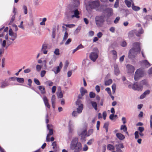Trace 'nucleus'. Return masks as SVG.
I'll list each match as a JSON object with an SVG mask.
<instances>
[{
	"instance_id": "f257e3e1",
	"label": "nucleus",
	"mask_w": 152,
	"mask_h": 152,
	"mask_svg": "<svg viewBox=\"0 0 152 152\" xmlns=\"http://www.w3.org/2000/svg\"><path fill=\"white\" fill-rule=\"evenodd\" d=\"M141 50L140 43L138 42L134 43L133 47L129 50L128 53L129 58L134 60L137 56L140 53Z\"/></svg>"
},
{
	"instance_id": "f03ea898",
	"label": "nucleus",
	"mask_w": 152,
	"mask_h": 152,
	"mask_svg": "<svg viewBox=\"0 0 152 152\" xmlns=\"http://www.w3.org/2000/svg\"><path fill=\"white\" fill-rule=\"evenodd\" d=\"M70 147L71 149L77 151H80L82 148L81 143L79 142L78 138L76 137L72 138L70 145Z\"/></svg>"
},
{
	"instance_id": "7ed1b4c3",
	"label": "nucleus",
	"mask_w": 152,
	"mask_h": 152,
	"mask_svg": "<svg viewBox=\"0 0 152 152\" xmlns=\"http://www.w3.org/2000/svg\"><path fill=\"white\" fill-rule=\"evenodd\" d=\"M99 3L97 1H90L88 2L86 4V10L88 12L91 11L92 9H96L99 6Z\"/></svg>"
},
{
	"instance_id": "20e7f679",
	"label": "nucleus",
	"mask_w": 152,
	"mask_h": 152,
	"mask_svg": "<svg viewBox=\"0 0 152 152\" xmlns=\"http://www.w3.org/2000/svg\"><path fill=\"white\" fill-rule=\"evenodd\" d=\"M105 16L103 15L96 16L95 18V23L97 27L102 26L105 22Z\"/></svg>"
},
{
	"instance_id": "39448f33",
	"label": "nucleus",
	"mask_w": 152,
	"mask_h": 152,
	"mask_svg": "<svg viewBox=\"0 0 152 152\" xmlns=\"http://www.w3.org/2000/svg\"><path fill=\"white\" fill-rule=\"evenodd\" d=\"M94 52H91L89 55V58L91 60L95 62L98 57V50L97 48L93 49Z\"/></svg>"
},
{
	"instance_id": "423d86ee",
	"label": "nucleus",
	"mask_w": 152,
	"mask_h": 152,
	"mask_svg": "<svg viewBox=\"0 0 152 152\" xmlns=\"http://www.w3.org/2000/svg\"><path fill=\"white\" fill-rule=\"evenodd\" d=\"M142 76V69L141 68L137 69L135 72L134 76V80L135 81H137Z\"/></svg>"
},
{
	"instance_id": "0eeeda50",
	"label": "nucleus",
	"mask_w": 152,
	"mask_h": 152,
	"mask_svg": "<svg viewBox=\"0 0 152 152\" xmlns=\"http://www.w3.org/2000/svg\"><path fill=\"white\" fill-rule=\"evenodd\" d=\"M142 33V30L141 28L138 31L136 30H133L130 31L129 33L128 36L129 37H132L133 36L134 34L136 35L137 37H140L141 34Z\"/></svg>"
},
{
	"instance_id": "6e6552de",
	"label": "nucleus",
	"mask_w": 152,
	"mask_h": 152,
	"mask_svg": "<svg viewBox=\"0 0 152 152\" xmlns=\"http://www.w3.org/2000/svg\"><path fill=\"white\" fill-rule=\"evenodd\" d=\"M128 88H132L134 90H137L138 91H141L142 88V86L141 84L139 85L137 83H135L133 85L129 84L128 85Z\"/></svg>"
},
{
	"instance_id": "1a4fd4ad",
	"label": "nucleus",
	"mask_w": 152,
	"mask_h": 152,
	"mask_svg": "<svg viewBox=\"0 0 152 152\" xmlns=\"http://www.w3.org/2000/svg\"><path fill=\"white\" fill-rule=\"evenodd\" d=\"M104 11L106 15V17H110L113 15V10L111 7L106 8L104 10Z\"/></svg>"
},
{
	"instance_id": "9d476101",
	"label": "nucleus",
	"mask_w": 152,
	"mask_h": 152,
	"mask_svg": "<svg viewBox=\"0 0 152 152\" xmlns=\"http://www.w3.org/2000/svg\"><path fill=\"white\" fill-rule=\"evenodd\" d=\"M78 134L82 138L85 140V136L87 135L86 130L85 129H81L79 130L77 132Z\"/></svg>"
},
{
	"instance_id": "9b49d317",
	"label": "nucleus",
	"mask_w": 152,
	"mask_h": 152,
	"mask_svg": "<svg viewBox=\"0 0 152 152\" xmlns=\"http://www.w3.org/2000/svg\"><path fill=\"white\" fill-rule=\"evenodd\" d=\"M52 126L51 125H50L48 124H47V129L49 131V134H48L47 135L46 138V141L47 142H49L50 141V139L48 138L50 135H52L53 134V131L52 129L51 128V127Z\"/></svg>"
},
{
	"instance_id": "f8f14e48",
	"label": "nucleus",
	"mask_w": 152,
	"mask_h": 152,
	"mask_svg": "<svg viewBox=\"0 0 152 152\" xmlns=\"http://www.w3.org/2000/svg\"><path fill=\"white\" fill-rule=\"evenodd\" d=\"M126 67L127 69V73L129 74H133L135 70L134 66L129 64L126 65Z\"/></svg>"
},
{
	"instance_id": "ddd939ff",
	"label": "nucleus",
	"mask_w": 152,
	"mask_h": 152,
	"mask_svg": "<svg viewBox=\"0 0 152 152\" xmlns=\"http://www.w3.org/2000/svg\"><path fill=\"white\" fill-rule=\"evenodd\" d=\"M48 45L46 43H43L42 45L41 51L44 54H46L47 53Z\"/></svg>"
},
{
	"instance_id": "4468645a",
	"label": "nucleus",
	"mask_w": 152,
	"mask_h": 152,
	"mask_svg": "<svg viewBox=\"0 0 152 152\" xmlns=\"http://www.w3.org/2000/svg\"><path fill=\"white\" fill-rule=\"evenodd\" d=\"M10 85L7 81L6 80L2 81L1 83L0 87L1 88H4Z\"/></svg>"
},
{
	"instance_id": "2eb2a0df",
	"label": "nucleus",
	"mask_w": 152,
	"mask_h": 152,
	"mask_svg": "<svg viewBox=\"0 0 152 152\" xmlns=\"http://www.w3.org/2000/svg\"><path fill=\"white\" fill-rule=\"evenodd\" d=\"M72 12H74V15L71 16V18H74V17H75L77 18H79L80 16L79 15V13L77 10H75Z\"/></svg>"
},
{
	"instance_id": "dca6fc26",
	"label": "nucleus",
	"mask_w": 152,
	"mask_h": 152,
	"mask_svg": "<svg viewBox=\"0 0 152 152\" xmlns=\"http://www.w3.org/2000/svg\"><path fill=\"white\" fill-rule=\"evenodd\" d=\"M114 69L115 74L116 75H118L119 74L120 71L117 64H115L114 65Z\"/></svg>"
},
{
	"instance_id": "f3484780",
	"label": "nucleus",
	"mask_w": 152,
	"mask_h": 152,
	"mask_svg": "<svg viewBox=\"0 0 152 152\" xmlns=\"http://www.w3.org/2000/svg\"><path fill=\"white\" fill-rule=\"evenodd\" d=\"M151 66L150 64L147 60H143V67L147 68Z\"/></svg>"
},
{
	"instance_id": "a211bd4d",
	"label": "nucleus",
	"mask_w": 152,
	"mask_h": 152,
	"mask_svg": "<svg viewBox=\"0 0 152 152\" xmlns=\"http://www.w3.org/2000/svg\"><path fill=\"white\" fill-rule=\"evenodd\" d=\"M61 68H61V67H60L58 66L56 68H54L53 69L52 71L54 72V73L56 74H57L58 73V72H60V70H61Z\"/></svg>"
},
{
	"instance_id": "6ab92c4d",
	"label": "nucleus",
	"mask_w": 152,
	"mask_h": 152,
	"mask_svg": "<svg viewBox=\"0 0 152 152\" xmlns=\"http://www.w3.org/2000/svg\"><path fill=\"white\" fill-rule=\"evenodd\" d=\"M116 136L120 140H124L125 137L124 135L121 133H117L116 134Z\"/></svg>"
},
{
	"instance_id": "aec40b11",
	"label": "nucleus",
	"mask_w": 152,
	"mask_h": 152,
	"mask_svg": "<svg viewBox=\"0 0 152 152\" xmlns=\"http://www.w3.org/2000/svg\"><path fill=\"white\" fill-rule=\"evenodd\" d=\"M90 103L94 109L96 110H97V103L95 102L92 101H91Z\"/></svg>"
},
{
	"instance_id": "412c9836",
	"label": "nucleus",
	"mask_w": 152,
	"mask_h": 152,
	"mask_svg": "<svg viewBox=\"0 0 152 152\" xmlns=\"http://www.w3.org/2000/svg\"><path fill=\"white\" fill-rule=\"evenodd\" d=\"M83 109V105H80V106H78L77 108V110L78 114L81 113Z\"/></svg>"
},
{
	"instance_id": "4be33fe9",
	"label": "nucleus",
	"mask_w": 152,
	"mask_h": 152,
	"mask_svg": "<svg viewBox=\"0 0 152 152\" xmlns=\"http://www.w3.org/2000/svg\"><path fill=\"white\" fill-rule=\"evenodd\" d=\"M83 48L84 46L81 44L79 45H78L75 49H74L73 50L72 53L73 54L78 50L80 49Z\"/></svg>"
},
{
	"instance_id": "5701e85b",
	"label": "nucleus",
	"mask_w": 152,
	"mask_h": 152,
	"mask_svg": "<svg viewBox=\"0 0 152 152\" xmlns=\"http://www.w3.org/2000/svg\"><path fill=\"white\" fill-rule=\"evenodd\" d=\"M56 96L54 95H53L51 98V102L53 107L54 108L55 106Z\"/></svg>"
},
{
	"instance_id": "b1692460",
	"label": "nucleus",
	"mask_w": 152,
	"mask_h": 152,
	"mask_svg": "<svg viewBox=\"0 0 152 152\" xmlns=\"http://www.w3.org/2000/svg\"><path fill=\"white\" fill-rule=\"evenodd\" d=\"M38 88L41 91V93L42 94H44L45 93V88L44 86H40L38 87Z\"/></svg>"
},
{
	"instance_id": "393cba45",
	"label": "nucleus",
	"mask_w": 152,
	"mask_h": 152,
	"mask_svg": "<svg viewBox=\"0 0 152 152\" xmlns=\"http://www.w3.org/2000/svg\"><path fill=\"white\" fill-rule=\"evenodd\" d=\"M112 82L113 81L111 79H109L105 81L104 84L106 86H108L111 84Z\"/></svg>"
},
{
	"instance_id": "a878e982",
	"label": "nucleus",
	"mask_w": 152,
	"mask_h": 152,
	"mask_svg": "<svg viewBox=\"0 0 152 152\" xmlns=\"http://www.w3.org/2000/svg\"><path fill=\"white\" fill-rule=\"evenodd\" d=\"M107 148L108 150L110 151L113 150L115 149L113 145L110 144L107 145Z\"/></svg>"
},
{
	"instance_id": "bb28decb",
	"label": "nucleus",
	"mask_w": 152,
	"mask_h": 152,
	"mask_svg": "<svg viewBox=\"0 0 152 152\" xmlns=\"http://www.w3.org/2000/svg\"><path fill=\"white\" fill-rule=\"evenodd\" d=\"M9 34L10 36H17V33H15L13 32L12 29L11 28H10L9 31Z\"/></svg>"
},
{
	"instance_id": "cd10ccee",
	"label": "nucleus",
	"mask_w": 152,
	"mask_h": 152,
	"mask_svg": "<svg viewBox=\"0 0 152 152\" xmlns=\"http://www.w3.org/2000/svg\"><path fill=\"white\" fill-rule=\"evenodd\" d=\"M80 92L81 94L84 95L87 93V91L83 88L81 87L80 89Z\"/></svg>"
},
{
	"instance_id": "c85d7f7f",
	"label": "nucleus",
	"mask_w": 152,
	"mask_h": 152,
	"mask_svg": "<svg viewBox=\"0 0 152 152\" xmlns=\"http://www.w3.org/2000/svg\"><path fill=\"white\" fill-rule=\"evenodd\" d=\"M127 127L126 125H121V129L123 130L124 132H126V133L128 134V132H127Z\"/></svg>"
},
{
	"instance_id": "c756f323",
	"label": "nucleus",
	"mask_w": 152,
	"mask_h": 152,
	"mask_svg": "<svg viewBox=\"0 0 152 152\" xmlns=\"http://www.w3.org/2000/svg\"><path fill=\"white\" fill-rule=\"evenodd\" d=\"M17 81L20 83H23L24 82V79L23 78L17 77Z\"/></svg>"
},
{
	"instance_id": "7c9ffc66",
	"label": "nucleus",
	"mask_w": 152,
	"mask_h": 152,
	"mask_svg": "<svg viewBox=\"0 0 152 152\" xmlns=\"http://www.w3.org/2000/svg\"><path fill=\"white\" fill-rule=\"evenodd\" d=\"M52 146L53 147V148L54 149V151H57V147L56 145V142H53L52 144Z\"/></svg>"
},
{
	"instance_id": "2f4dec72",
	"label": "nucleus",
	"mask_w": 152,
	"mask_h": 152,
	"mask_svg": "<svg viewBox=\"0 0 152 152\" xmlns=\"http://www.w3.org/2000/svg\"><path fill=\"white\" fill-rule=\"evenodd\" d=\"M132 8L135 11H138L140 9L139 7L134 6L133 4L132 5Z\"/></svg>"
},
{
	"instance_id": "473e14b6",
	"label": "nucleus",
	"mask_w": 152,
	"mask_h": 152,
	"mask_svg": "<svg viewBox=\"0 0 152 152\" xmlns=\"http://www.w3.org/2000/svg\"><path fill=\"white\" fill-rule=\"evenodd\" d=\"M43 100L44 103V104H46V103H48V100L45 96H44L43 97Z\"/></svg>"
},
{
	"instance_id": "72a5a7b5",
	"label": "nucleus",
	"mask_w": 152,
	"mask_h": 152,
	"mask_svg": "<svg viewBox=\"0 0 152 152\" xmlns=\"http://www.w3.org/2000/svg\"><path fill=\"white\" fill-rule=\"evenodd\" d=\"M124 2L127 6L128 7H131V2L128 0H125Z\"/></svg>"
},
{
	"instance_id": "f704fd0d",
	"label": "nucleus",
	"mask_w": 152,
	"mask_h": 152,
	"mask_svg": "<svg viewBox=\"0 0 152 152\" xmlns=\"http://www.w3.org/2000/svg\"><path fill=\"white\" fill-rule=\"evenodd\" d=\"M57 94L58 98H61L63 97V94L61 91L57 93Z\"/></svg>"
},
{
	"instance_id": "c9c22d12",
	"label": "nucleus",
	"mask_w": 152,
	"mask_h": 152,
	"mask_svg": "<svg viewBox=\"0 0 152 152\" xmlns=\"http://www.w3.org/2000/svg\"><path fill=\"white\" fill-rule=\"evenodd\" d=\"M110 17H106V22L108 24H110L112 23L111 19L110 18Z\"/></svg>"
},
{
	"instance_id": "e433bc0d",
	"label": "nucleus",
	"mask_w": 152,
	"mask_h": 152,
	"mask_svg": "<svg viewBox=\"0 0 152 152\" xmlns=\"http://www.w3.org/2000/svg\"><path fill=\"white\" fill-rule=\"evenodd\" d=\"M42 68V66L39 65H37L36 66V69L37 71L38 72H39Z\"/></svg>"
},
{
	"instance_id": "4c0bfd02",
	"label": "nucleus",
	"mask_w": 152,
	"mask_h": 152,
	"mask_svg": "<svg viewBox=\"0 0 152 152\" xmlns=\"http://www.w3.org/2000/svg\"><path fill=\"white\" fill-rule=\"evenodd\" d=\"M23 9L24 11L25 14H27L28 13L27 9L26 6L25 5H23Z\"/></svg>"
},
{
	"instance_id": "58836bf2",
	"label": "nucleus",
	"mask_w": 152,
	"mask_h": 152,
	"mask_svg": "<svg viewBox=\"0 0 152 152\" xmlns=\"http://www.w3.org/2000/svg\"><path fill=\"white\" fill-rule=\"evenodd\" d=\"M150 92V91L148 90L145 91L144 93H143V98H145L146 95L149 94Z\"/></svg>"
},
{
	"instance_id": "ea45409f",
	"label": "nucleus",
	"mask_w": 152,
	"mask_h": 152,
	"mask_svg": "<svg viewBox=\"0 0 152 152\" xmlns=\"http://www.w3.org/2000/svg\"><path fill=\"white\" fill-rule=\"evenodd\" d=\"M68 37V34L67 31L65 32L64 35V36L63 41H64L66 40Z\"/></svg>"
},
{
	"instance_id": "a19ab883",
	"label": "nucleus",
	"mask_w": 152,
	"mask_h": 152,
	"mask_svg": "<svg viewBox=\"0 0 152 152\" xmlns=\"http://www.w3.org/2000/svg\"><path fill=\"white\" fill-rule=\"evenodd\" d=\"M76 104L78 106H80V105H83L82 104L81 101L79 99H77L76 102Z\"/></svg>"
},
{
	"instance_id": "79ce46f5",
	"label": "nucleus",
	"mask_w": 152,
	"mask_h": 152,
	"mask_svg": "<svg viewBox=\"0 0 152 152\" xmlns=\"http://www.w3.org/2000/svg\"><path fill=\"white\" fill-rule=\"evenodd\" d=\"M93 129H89L88 132V133H87V136H89L90 135H91L93 132Z\"/></svg>"
},
{
	"instance_id": "37998d69",
	"label": "nucleus",
	"mask_w": 152,
	"mask_h": 152,
	"mask_svg": "<svg viewBox=\"0 0 152 152\" xmlns=\"http://www.w3.org/2000/svg\"><path fill=\"white\" fill-rule=\"evenodd\" d=\"M47 18H45L42 19V21L40 23V24L41 25L44 26L45 25V22L46 21Z\"/></svg>"
},
{
	"instance_id": "c03bdc74",
	"label": "nucleus",
	"mask_w": 152,
	"mask_h": 152,
	"mask_svg": "<svg viewBox=\"0 0 152 152\" xmlns=\"http://www.w3.org/2000/svg\"><path fill=\"white\" fill-rule=\"evenodd\" d=\"M34 81L35 83L37 85L39 86L40 85V83L38 79L34 78Z\"/></svg>"
},
{
	"instance_id": "a18cd8bd",
	"label": "nucleus",
	"mask_w": 152,
	"mask_h": 152,
	"mask_svg": "<svg viewBox=\"0 0 152 152\" xmlns=\"http://www.w3.org/2000/svg\"><path fill=\"white\" fill-rule=\"evenodd\" d=\"M17 77H10L9 78L8 80L10 81H15L16 80Z\"/></svg>"
},
{
	"instance_id": "49530a36",
	"label": "nucleus",
	"mask_w": 152,
	"mask_h": 152,
	"mask_svg": "<svg viewBox=\"0 0 152 152\" xmlns=\"http://www.w3.org/2000/svg\"><path fill=\"white\" fill-rule=\"evenodd\" d=\"M112 89L113 93V94H114L116 90V85L115 84H114L112 85Z\"/></svg>"
},
{
	"instance_id": "de8ad7c7",
	"label": "nucleus",
	"mask_w": 152,
	"mask_h": 152,
	"mask_svg": "<svg viewBox=\"0 0 152 152\" xmlns=\"http://www.w3.org/2000/svg\"><path fill=\"white\" fill-rule=\"evenodd\" d=\"M54 53L57 56L59 55L60 54L59 49L58 48L55 49Z\"/></svg>"
},
{
	"instance_id": "09e8293b",
	"label": "nucleus",
	"mask_w": 152,
	"mask_h": 152,
	"mask_svg": "<svg viewBox=\"0 0 152 152\" xmlns=\"http://www.w3.org/2000/svg\"><path fill=\"white\" fill-rule=\"evenodd\" d=\"M56 59L55 58H53L49 62V64L51 65V64H53V63L55 62V61H56Z\"/></svg>"
},
{
	"instance_id": "8fccbe9b",
	"label": "nucleus",
	"mask_w": 152,
	"mask_h": 152,
	"mask_svg": "<svg viewBox=\"0 0 152 152\" xmlns=\"http://www.w3.org/2000/svg\"><path fill=\"white\" fill-rule=\"evenodd\" d=\"M46 73V72L45 70H43L41 71L40 73V76L41 77H44L45 74Z\"/></svg>"
},
{
	"instance_id": "3c124183",
	"label": "nucleus",
	"mask_w": 152,
	"mask_h": 152,
	"mask_svg": "<svg viewBox=\"0 0 152 152\" xmlns=\"http://www.w3.org/2000/svg\"><path fill=\"white\" fill-rule=\"evenodd\" d=\"M94 141V139H91L87 142V144L88 145H91Z\"/></svg>"
},
{
	"instance_id": "603ef678",
	"label": "nucleus",
	"mask_w": 152,
	"mask_h": 152,
	"mask_svg": "<svg viewBox=\"0 0 152 152\" xmlns=\"http://www.w3.org/2000/svg\"><path fill=\"white\" fill-rule=\"evenodd\" d=\"M15 14H14V15H13L12 16V18H11V20H10V23H9L10 24L12 23L15 20Z\"/></svg>"
},
{
	"instance_id": "864d4df0",
	"label": "nucleus",
	"mask_w": 152,
	"mask_h": 152,
	"mask_svg": "<svg viewBox=\"0 0 152 152\" xmlns=\"http://www.w3.org/2000/svg\"><path fill=\"white\" fill-rule=\"evenodd\" d=\"M78 114L77 111H74L72 113V115L73 116L76 117L78 115Z\"/></svg>"
},
{
	"instance_id": "5fc2aeb1",
	"label": "nucleus",
	"mask_w": 152,
	"mask_h": 152,
	"mask_svg": "<svg viewBox=\"0 0 152 152\" xmlns=\"http://www.w3.org/2000/svg\"><path fill=\"white\" fill-rule=\"evenodd\" d=\"M95 94L92 92H91L89 94V96L91 98H94L95 96Z\"/></svg>"
},
{
	"instance_id": "6e6d98bb",
	"label": "nucleus",
	"mask_w": 152,
	"mask_h": 152,
	"mask_svg": "<svg viewBox=\"0 0 152 152\" xmlns=\"http://www.w3.org/2000/svg\"><path fill=\"white\" fill-rule=\"evenodd\" d=\"M74 1V4L76 6H77L80 4L79 0H72Z\"/></svg>"
},
{
	"instance_id": "4d7b16f0",
	"label": "nucleus",
	"mask_w": 152,
	"mask_h": 152,
	"mask_svg": "<svg viewBox=\"0 0 152 152\" xmlns=\"http://www.w3.org/2000/svg\"><path fill=\"white\" fill-rule=\"evenodd\" d=\"M72 41V39L71 38H69L66 41L65 43V45H69L70 42Z\"/></svg>"
},
{
	"instance_id": "13d9d810",
	"label": "nucleus",
	"mask_w": 152,
	"mask_h": 152,
	"mask_svg": "<svg viewBox=\"0 0 152 152\" xmlns=\"http://www.w3.org/2000/svg\"><path fill=\"white\" fill-rule=\"evenodd\" d=\"M105 91L107 92L109 95H111V90L109 88H107L105 89Z\"/></svg>"
},
{
	"instance_id": "bf43d9fd",
	"label": "nucleus",
	"mask_w": 152,
	"mask_h": 152,
	"mask_svg": "<svg viewBox=\"0 0 152 152\" xmlns=\"http://www.w3.org/2000/svg\"><path fill=\"white\" fill-rule=\"evenodd\" d=\"M109 30L110 31H111L112 33H114L115 31V28L114 27H111L110 29Z\"/></svg>"
},
{
	"instance_id": "052dcab7",
	"label": "nucleus",
	"mask_w": 152,
	"mask_h": 152,
	"mask_svg": "<svg viewBox=\"0 0 152 152\" xmlns=\"http://www.w3.org/2000/svg\"><path fill=\"white\" fill-rule=\"evenodd\" d=\"M94 32L93 31H90L88 32V36L90 37H92L94 35Z\"/></svg>"
},
{
	"instance_id": "680f3d73",
	"label": "nucleus",
	"mask_w": 152,
	"mask_h": 152,
	"mask_svg": "<svg viewBox=\"0 0 152 152\" xmlns=\"http://www.w3.org/2000/svg\"><path fill=\"white\" fill-rule=\"evenodd\" d=\"M107 112L106 111H104L102 113V115L103 116V119L104 120H105L106 117L107 116Z\"/></svg>"
},
{
	"instance_id": "e2e57ef3",
	"label": "nucleus",
	"mask_w": 152,
	"mask_h": 152,
	"mask_svg": "<svg viewBox=\"0 0 152 152\" xmlns=\"http://www.w3.org/2000/svg\"><path fill=\"white\" fill-rule=\"evenodd\" d=\"M120 19L119 17H117L114 21V23L115 24L117 23L119 20Z\"/></svg>"
},
{
	"instance_id": "0e129e2a",
	"label": "nucleus",
	"mask_w": 152,
	"mask_h": 152,
	"mask_svg": "<svg viewBox=\"0 0 152 152\" xmlns=\"http://www.w3.org/2000/svg\"><path fill=\"white\" fill-rule=\"evenodd\" d=\"M95 89L97 93H99L100 91V88L99 86L97 85L95 86Z\"/></svg>"
},
{
	"instance_id": "69168bd1",
	"label": "nucleus",
	"mask_w": 152,
	"mask_h": 152,
	"mask_svg": "<svg viewBox=\"0 0 152 152\" xmlns=\"http://www.w3.org/2000/svg\"><path fill=\"white\" fill-rule=\"evenodd\" d=\"M69 63L68 61L67 60L65 62V65L64 66V69H67V67H68V65H69Z\"/></svg>"
},
{
	"instance_id": "338daca9",
	"label": "nucleus",
	"mask_w": 152,
	"mask_h": 152,
	"mask_svg": "<svg viewBox=\"0 0 152 152\" xmlns=\"http://www.w3.org/2000/svg\"><path fill=\"white\" fill-rule=\"evenodd\" d=\"M135 138L136 139H137L139 137V133L138 131H136L134 133Z\"/></svg>"
},
{
	"instance_id": "774afa93",
	"label": "nucleus",
	"mask_w": 152,
	"mask_h": 152,
	"mask_svg": "<svg viewBox=\"0 0 152 152\" xmlns=\"http://www.w3.org/2000/svg\"><path fill=\"white\" fill-rule=\"evenodd\" d=\"M126 43L125 41H122L121 43V46L123 47H125L126 46Z\"/></svg>"
}]
</instances>
